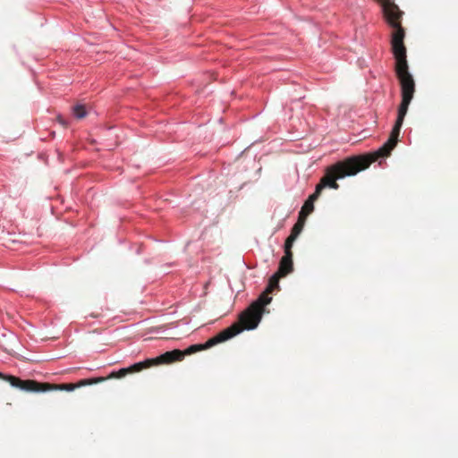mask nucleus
Returning <instances> with one entry per match:
<instances>
[{
	"label": "nucleus",
	"mask_w": 458,
	"mask_h": 458,
	"mask_svg": "<svg viewBox=\"0 0 458 458\" xmlns=\"http://www.w3.org/2000/svg\"><path fill=\"white\" fill-rule=\"evenodd\" d=\"M305 220V218L299 216L298 221L293 226L290 234L297 238L303 229Z\"/></svg>",
	"instance_id": "11"
},
{
	"label": "nucleus",
	"mask_w": 458,
	"mask_h": 458,
	"mask_svg": "<svg viewBox=\"0 0 458 458\" xmlns=\"http://www.w3.org/2000/svg\"><path fill=\"white\" fill-rule=\"evenodd\" d=\"M319 195L317 194V192H313L309 199L305 201L304 205L302 206L299 216L303 217L306 219V217L314 210V201H316L318 199Z\"/></svg>",
	"instance_id": "8"
},
{
	"label": "nucleus",
	"mask_w": 458,
	"mask_h": 458,
	"mask_svg": "<svg viewBox=\"0 0 458 458\" xmlns=\"http://www.w3.org/2000/svg\"><path fill=\"white\" fill-rule=\"evenodd\" d=\"M50 390H54V384L40 383L30 379V393H44Z\"/></svg>",
	"instance_id": "10"
},
{
	"label": "nucleus",
	"mask_w": 458,
	"mask_h": 458,
	"mask_svg": "<svg viewBox=\"0 0 458 458\" xmlns=\"http://www.w3.org/2000/svg\"><path fill=\"white\" fill-rule=\"evenodd\" d=\"M104 382L103 377H94V378H89V379H82L79 381L77 384H60V385H55L54 384V390H64V391H73L74 389L84 386H89L93 384L102 383Z\"/></svg>",
	"instance_id": "5"
},
{
	"label": "nucleus",
	"mask_w": 458,
	"mask_h": 458,
	"mask_svg": "<svg viewBox=\"0 0 458 458\" xmlns=\"http://www.w3.org/2000/svg\"><path fill=\"white\" fill-rule=\"evenodd\" d=\"M385 19L392 28L391 48L395 59L394 71L401 86L402 101L398 107L395 123L387 141L377 151L366 155L352 156L327 167L324 176L316 186L315 192L320 196L326 187L337 190L338 179L356 175L367 169L373 162L391 154L398 142L400 131L407 114L409 105L415 92V81L409 72L406 59V47L403 43L405 30L402 27L403 12L395 4H382Z\"/></svg>",
	"instance_id": "1"
},
{
	"label": "nucleus",
	"mask_w": 458,
	"mask_h": 458,
	"mask_svg": "<svg viewBox=\"0 0 458 458\" xmlns=\"http://www.w3.org/2000/svg\"><path fill=\"white\" fill-rule=\"evenodd\" d=\"M293 270V254L287 253L283 256L279 262L277 273L282 276H286Z\"/></svg>",
	"instance_id": "7"
},
{
	"label": "nucleus",
	"mask_w": 458,
	"mask_h": 458,
	"mask_svg": "<svg viewBox=\"0 0 458 458\" xmlns=\"http://www.w3.org/2000/svg\"><path fill=\"white\" fill-rule=\"evenodd\" d=\"M244 328L239 324H233L231 327L224 329L220 333H218L214 337L208 339L205 344H192L184 351H182L183 353V357L185 355H191L197 352L203 351L213 347L214 345L223 343L231 339L232 337L240 334Z\"/></svg>",
	"instance_id": "3"
},
{
	"label": "nucleus",
	"mask_w": 458,
	"mask_h": 458,
	"mask_svg": "<svg viewBox=\"0 0 458 458\" xmlns=\"http://www.w3.org/2000/svg\"><path fill=\"white\" fill-rule=\"evenodd\" d=\"M0 378H3L10 383L11 386L20 388L21 390L29 391V380H21L17 377L11 375H4L0 372Z\"/></svg>",
	"instance_id": "9"
},
{
	"label": "nucleus",
	"mask_w": 458,
	"mask_h": 458,
	"mask_svg": "<svg viewBox=\"0 0 458 458\" xmlns=\"http://www.w3.org/2000/svg\"><path fill=\"white\" fill-rule=\"evenodd\" d=\"M297 238H295L294 236H293L291 234L287 237V239L285 240V242H284V254H287V253L293 254L292 248H293V242Z\"/></svg>",
	"instance_id": "13"
},
{
	"label": "nucleus",
	"mask_w": 458,
	"mask_h": 458,
	"mask_svg": "<svg viewBox=\"0 0 458 458\" xmlns=\"http://www.w3.org/2000/svg\"><path fill=\"white\" fill-rule=\"evenodd\" d=\"M183 359V353L180 350H173L170 352H166L156 358L147 359L143 360L145 363V368H150L152 366H157L159 364H169L174 361L182 360Z\"/></svg>",
	"instance_id": "4"
},
{
	"label": "nucleus",
	"mask_w": 458,
	"mask_h": 458,
	"mask_svg": "<svg viewBox=\"0 0 458 458\" xmlns=\"http://www.w3.org/2000/svg\"><path fill=\"white\" fill-rule=\"evenodd\" d=\"M73 115L78 119H82L87 115L86 107L84 105H76L72 107Z\"/></svg>",
	"instance_id": "12"
},
{
	"label": "nucleus",
	"mask_w": 458,
	"mask_h": 458,
	"mask_svg": "<svg viewBox=\"0 0 458 458\" xmlns=\"http://www.w3.org/2000/svg\"><path fill=\"white\" fill-rule=\"evenodd\" d=\"M57 121L63 125V126H66V122L64 121V119L62 117V116H57Z\"/></svg>",
	"instance_id": "14"
},
{
	"label": "nucleus",
	"mask_w": 458,
	"mask_h": 458,
	"mask_svg": "<svg viewBox=\"0 0 458 458\" xmlns=\"http://www.w3.org/2000/svg\"><path fill=\"white\" fill-rule=\"evenodd\" d=\"M144 369H146L145 363L143 361H140V362L135 363L128 368H123L118 371H114L109 376L102 377L104 378V381H106L107 379H112V378H122L129 373L139 372Z\"/></svg>",
	"instance_id": "6"
},
{
	"label": "nucleus",
	"mask_w": 458,
	"mask_h": 458,
	"mask_svg": "<svg viewBox=\"0 0 458 458\" xmlns=\"http://www.w3.org/2000/svg\"><path fill=\"white\" fill-rule=\"evenodd\" d=\"M281 277L283 276L277 272L274 274L269 279L266 291L240 315L239 323L244 329L250 330L258 327L261 320L264 307L272 300L268 294L279 288V280Z\"/></svg>",
	"instance_id": "2"
}]
</instances>
